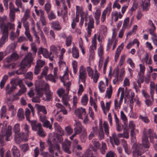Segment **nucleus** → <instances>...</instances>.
Instances as JSON below:
<instances>
[{
    "mask_svg": "<svg viewBox=\"0 0 157 157\" xmlns=\"http://www.w3.org/2000/svg\"><path fill=\"white\" fill-rule=\"evenodd\" d=\"M43 126L51 129L52 128V125L50 124V122L47 120L43 122Z\"/></svg>",
    "mask_w": 157,
    "mask_h": 157,
    "instance_id": "nucleus-42",
    "label": "nucleus"
},
{
    "mask_svg": "<svg viewBox=\"0 0 157 157\" xmlns=\"http://www.w3.org/2000/svg\"><path fill=\"white\" fill-rule=\"evenodd\" d=\"M15 25L14 24L8 22L4 25L2 28L3 30H1V32H3L8 34V29H14Z\"/></svg>",
    "mask_w": 157,
    "mask_h": 157,
    "instance_id": "nucleus-14",
    "label": "nucleus"
},
{
    "mask_svg": "<svg viewBox=\"0 0 157 157\" xmlns=\"http://www.w3.org/2000/svg\"><path fill=\"white\" fill-rule=\"evenodd\" d=\"M48 14V17L50 20H52L53 19H55L56 17L52 11H51L50 13Z\"/></svg>",
    "mask_w": 157,
    "mask_h": 157,
    "instance_id": "nucleus-39",
    "label": "nucleus"
},
{
    "mask_svg": "<svg viewBox=\"0 0 157 157\" xmlns=\"http://www.w3.org/2000/svg\"><path fill=\"white\" fill-rule=\"evenodd\" d=\"M101 147L100 149V151L102 154H105L107 150L106 145L105 143L102 142Z\"/></svg>",
    "mask_w": 157,
    "mask_h": 157,
    "instance_id": "nucleus-36",
    "label": "nucleus"
},
{
    "mask_svg": "<svg viewBox=\"0 0 157 157\" xmlns=\"http://www.w3.org/2000/svg\"><path fill=\"white\" fill-rule=\"evenodd\" d=\"M83 17L84 18V20L85 22H88V26L86 28L88 33L87 36L89 37L91 34L92 29L94 28V19L91 15L88 17V13H84L83 12H81L80 14H82Z\"/></svg>",
    "mask_w": 157,
    "mask_h": 157,
    "instance_id": "nucleus-3",
    "label": "nucleus"
},
{
    "mask_svg": "<svg viewBox=\"0 0 157 157\" xmlns=\"http://www.w3.org/2000/svg\"><path fill=\"white\" fill-rule=\"evenodd\" d=\"M129 22V18L128 17L126 18L124 20L122 28L125 29L127 26V25L128 24Z\"/></svg>",
    "mask_w": 157,
    "mask_h": 157,
    "instance_id": "nucleus-61",
    "label": "nucleus"
},
{
    "mask_svg": "<svg viewBox=\"0 0 157 157\" xmlns=\"http://www.w3.org/2000/svg\"><path fill=\"white\" fill-rule=\"evenodd\" d=\"M10 56L12 58L13 61H15L17 60L19 58V56L15 52L13 53Z\"/></svg>",
    "mask_w": 157,
    "mask_h": 157,
    "instance_id": "nucleus-53",
    "label": "nucleus"
},
{
    "mask_svg": "<svg viewBox=\"0 0 157 157\" xmlns=\"http://www.w3.org/2000/svg\"><path fill=\"white\" fill-rule=\"evenodd\" d=\"M9 16L10 21L12 22H13L15 17V13L14 11H10Z\"/></svg>",
    "mask_w": 157,
    "mask_h": 157,
    "instance_id": "nucleus-43",
    "label": "nucleus"
},
{
    "mask_svg": "<svg viewBox=\"0 0 157 157\" xmlns=\"http://www.w3.org/2000/svg\"><path fill=\"white\" fill-rule=\"evenodd\" d=\"M142 143L140 144L134 143L132 146V157H145L141 156L150 147L147 134L144 133L142 138Z\"/></svg>",
    "mask_w": 157,
    "mask_h": 157,
    "instance_id": "nucleus-1",
    "label": "nucleus"
},
{
    "mask_svg": "<svg viewBox=\"0 0 157 157\" xmlns=\"http://www.w3.org/2000/svg\"><path fill=\"white\" fill-rule=\"evenodd\" d=\"M69 100V98L67 97V95H64L62 97V101L64 105L66 107L69 106V105L68 103V101Z\"/></svg>",
    "mask_w": 157,
    "mask_h": 157,
    "instance_id": "nucleus-29",
    "label": "nucleus"
},
{
    "mask_svg": "<svg viewBox=\"0 0 157 157\" xmlns=\"http://www.w3.org/2000/svg\"><path fill=\"white\" fill-rule=\"evenodd\" d=\"M139 118L142 121L146 123H148L150 121L148 119L147 117H144L141 115H140Z\"/></svg>",
    "mask_w": 157,
    "mask_h": 157,
    "instance_id": "nucleus-54",
    "label": "nucleus"
},
{
    "mask_svg": "<svg viewBox=\"0 0 157 157\" xmlns=\"http://www.w3.org/2000/svg\"><path fill=\"white\" fill-rule=\"evenodd\" d=\"M25 34L30 41L32 42L33 41L32 36L30 33L29 31H25Z\"/></svg>",
    "mask_w": 157,
    "mask_h": 157,
    "instance_id": "nucleus-48",
    "label": "nucleus"
},
{
    "mask_svg": "<svg viewBox=\"0 0 157 157\" xmlns=\"http://www.w3.org/2000/svg\"><path fill=\"white\" fill-rule=\"evenodd\" d=\"M12 128L11 126L9 125L8 126L7 129L6 130L5 136H10L12 134Z\"/></svg>",
    "mask_w": 157,
    "mask_h": 157,
    "instance_id": "nucleus-40",
    "label": "nucleus"
},
{
    "mask_svg": "<svg viewBox=\"0 0 157 157\" xmlns=\"http://www.w3.org/2000/svg\"><path fill=\"white\" fill-rule=\"evenodd\" d=\"M127 63L130 65L132 68H134L135 66V64L131 58H128L127 59Z\"/></svg>",
    "mask_w": 157,
    "mask_h": 157,
    "instance_id": "nucleus-64",
    "label": "nucleus"
},
{
    "mask_svg": "<svg viewBox=\"0 0 157 157\" xmlns=\"http://www.w3.org/2000/svg\"><path fill=\"white\" fill-rule=\"evenodd\" d=\"M72 42V38L71 36H69L66 37L65 44L67 47L70 46Z\"/></svg>",
    "mask_w": 157,
    "mask_h": 157,
    "instance_id": "nucleus-31",
    "label": "nucleus"
},
{
    "mask_svg": "<svg viewBox=\"0 0 157 157\" xmlns=\"http://www.w3.org/2000/svg\"><path fill=\"white\" fill-rule=\"evenodd\" d=\"M101 14V12L100 10L97 9L96 10V11L95 13V14L94 15V17L96 19H99L100 18V16Z\"/></svg>",
    "mask_w": 157,
    "mask_h": 157,
    "instance_id": "nucleus-44",
    "label": "nucleus"
},
{
    "mask_svg": "<svg viewBox=\"0 0 157 157\" xmlns=\"http://www.w3.org/2000/svg\"><path fill=\"white\" fill-rule=\"evenodd\" d=\"M97 135L98 136V137L100 140H101L104 139V134L102 127L100 128L99 131Z\"/></svg>",
    "mask_w": 157,
    "mask_h": 157,
    "instance_id": "nucleus-33",
    "label": "nucleus"
},
{
    "mask_svg": "<svg viewBox=\"0 0 157 157\" xmlns=\"http://www.w3.org/2000/svg\"><path fill=\"white\" fill-rule=\"evenodd\" d=\"M85 157H95L93 156L92 151L89 150L86 151L85 153Z\"/></svg>",
    "mask_w": 157,
    "mask_h": 157,
    "instance_id": "nucleus-47",
    "label": "nucleus"
},
{
    "mask_svg": "<svg viewBox=\"0 0 157 157\" xmlns=\"http://www.w3.org/2000/svg\"><path fill=\"white\" fill-rule=\"evenodd\" d=\"M45 9L47 13H48L51 9L50 4L49 3H46L45 5Z\"/></svg>",
    "mask_w": 157,
    "mask_h": 157,
    "instance_id": "nucleus-57",
    "label": "nucleus"
},
{
    "mask_svg": "<svg viewBox=\"0 0 157 157\" xmlns=\"http://www.w3.org/2000/svg\"><path fill=\"white\" fill-rule=\"evenodd\" d=\"M2 34V37L0 39V47H2L4 45L6 41H7L8 36V34L3 32H1Z\"/></svg>",
    "mask_w": 157,
    "mask_h": 157,
    "instance_id": "nucleus-15",
    "label": "nucleus"
},
{
    "mask_svg": "<svg viewBox=\"0 0 157 157\" xmlns=\"http://www.w3.org/2000/svg\"><path fill=\"white\" fill-rule=\"evenodd\" d=\"M150 0H144V2L142 1L141 6L142 7L143 11L147 12L149 10V7L150 6Z\"/></svg>",
    "mask_w": 157,
    "mask_h": 157,
    "instance_id": "nucleus-18",
    "label": "nucleus"
},
{
    "mask_svg": "<svg viewBox=\"0 0 157 157\" xmlns=\"http://www.w3.org/2000/svg\"><path fill=\"white\" fill-rule=\"evenodd\" d=\"M73 72L75 74L77 72V62L75 61H73L72 63Z\"/></svg>",
    "mask_w": 157,
    "mask_h": 157,
    "instance_id": "nucleus-45",
    "label": "nucleus"
},
{
    "mask_svg": "<svg viewBox=\"0 0 157 157\" xmlns=\"http://www.w3.org/2000/svg\"><path fill=\"white\" fill-rule=\"evenodd\" d=\"M87 71L88 73V75L90 77H93L94 72L92 68L90 66L87 68Z\"/></svg>",
    "mask_w": 157,
    "mask_h": 157,
    "instance_id": "nucleus-52",
    "label": "nucleus"
},
{
    "mask_svg": "<svg viewBox=\"0 0 157 157\" xmlns=\"http://www.w3.org/2000/svg\"><path fill=\"white\" fill-rule=\"evenodd\" d=\"M35 8V13L37 16L40 17V20L41 21L42 25L43 26H45L46 25L47 23L45 19V17L44 15V11L40 9L38 10L37 9V7L34 6Z\"/></svg>",
    "mask_w": 157,
    "mask_h": 157,
    "instance_id": "nucleus-7",
    "label": "nucleus"
},
{
    "mask_svg": "<svg viewBox=\"0 0 157 157\" xmlns=\"http://www.w3.org/2000/svg\"><path fill=\"white\" fill-rule=\"evenodd\" d=\"M144 74L141 73L140 72H138L137 76V82H140L143 83L144 82Z\"/></svg>",
    "mask_w": 157,
    "mask_h": 157,
    "instance_id": "nucleus-34",
    "label": "nucleus"
},
{
    "mask_svg": "<svg viewBox=\"0 0 157 157\" xmlns=\"http://www.w3.org/2000/svg\"><path fill=\"white\" fill-rule=\"evenodd\" d=\"M6 106H3L1 111V117L2 118L3 117H4L5 116V113L6 112Z\"/></svg>",
    "mask_w": 157,
    "mask_h": 157,
    "instance_id": "nucleus-55",
    "label": "nucleus"
},
{
    "mask_svg": "<svg viewBox=\"0 0 157 157\" xmlns=\"http://www.w3.org/2000/svg\"><path fill=\"white\" fill-rule=\"evenodd\" d=\"M48 89L49 85L47 84L45 85L44 87H36V90L37 92L36 95L41 97L43 95L44 91L46 92Z\"/></svg>",
    "mask_w": 157,
    "mask_h": 157,
    "instance_id": "nucleus-11",
    "label": "nucleus"
},
{
    "mask_svg": "<svg viewBox=\"0 0 157 157\" xmlns=\"http://www.w3.org/2000/svg\"><path fill=\"white\" fill-rule=\"evenodd\" d=\"M148 134L149 135L148 136L149 137L150 142L153 144L154 143L153 140L154 138H157L155 133L151 129H149L148 131Z\"/></svg>",
    "mask_w": 157,
    "mask_h": 157,
    "instance_id": "nucleus-19",
    "label": "nucleus"
},
{
    "mask_svg": "<svg viewBox=\"0 0 157 157\" xmlns=\"http://www.w3.org/2000/svg\"><path fill=\"white\" fill-rule=\"evenodd\" d=\"M153 101H151L150 98L146 99L145 101L146 104L148 106H150L152 105Z\"/></svg>",
    "mask_w": 157,
    "mask_h": 157,
    "instance_id": "nucleus-60",
    "label": "nucleus"
},
{
    "mask_svg": "<svg viewBox=\"0 0 157 157\" xmlns=\"http://www.w3.org/2000/svg\"><path fill=\"white\" fill-rule=\"evenodd\" d=\"M121 118L123 121H125L127 120L126 116L122 111L121 112Z\"/></svg>",
    "mask_w": 157,
    "mask_h": 157,
    "instance_id": "nucleus-63",
    "label": "nucleus"
},
{
    "mask_svg": "<svg viewBox=\"0 0 157 157\" xmlns=\"http://www.w3.org/2000/svg\"><path fill=\"white\" fill-rule=\"evenodd\" d=\"M37 109L38 114L40 113V112H42L44 115L47 113V111L45 106L39 105L37 107Z\"/></svg>",
    "mask_w": 157,
    "mask_h": 157,
    "instance_id": "nucleus-24",
    "label": "nucleus"
},
{
    "mask_svg": "<svg viewBox=\"0 0 157 157\" xmlns=\"http://www.w3.org/2000/svg\"><path fill=\"white\" fill-rule=\"evenodd\" d=\"M11 82L16 85L19 86L20 89L18 91V94L20 93L22 94L26 91L27 89L25 85L23 83L22 79H13L11 81Z\"/></svg>",
    "mask_w": 157,
    "mask_h": 157,
    "instance_id": "nucleus-6",
    "label": "nucleus"
},
{
    "mask_svg": "<svg viewBox=\"0 0 157 157\" xmlns=\"http://www.w3.org/2000/svg\"><path fill=\"white\" fill-rule=\"evenodd\" d=\"M33 61L32 54L30 52L28 53L22 60L21 63V67L16 71V73L17 75L25 74L26 71L25 67H30Z\"/></svg>",
    "mask_w": 157,
    "mask_h": 157,
    "instance_id": "nucleus-2",
    "label": "nucleus"
},
{
    "mask_svg": "<svg viewBox=\"0 0 157 157\" xmlns=\"http://www.w3.org/2000/svg\"><path fill=\"white\" fill-rule=\"evenodd\" d=\"M88 98L87 95L86 94L82 97L81 99V102L82 104L84 105H87L88 101Z\"/></svg>",
    "mask_w": 157,
    "mask_h": 157,
    "instance_id": "nucleus-35",
    "label": "nucleus"
},
{
    "mask_svg": "<svg viewBox=\"0 0 157 157\" xmlns=\"http://www.w3.org/2000/svg\"><path fill=\"white\" fill-rule=\"evenodd\" d=\"M30 10L29 9H27L25 12L23 17L21 19V21L22 22L27 21H26L29 18V14Z\"/></svg>",
    "mask_w": 157,
    "mask_h": 157,
    "instance_id": "nucleus-27",
    "label": "nucleus"
},
{
    "mask_svg": "<svg viewBox=\"0 0 157 157\" xmlns=\"http://www.w3.org/2000/svg\"><path fill=\"white\" fill-rule=\"evenodd\" d=\"M17 116L20 120H22L25 118L24 111L22 109H19L18 110Z\"/></svg>",
    "mask_w": 157,
    "mask_h": 157,
    "instance_id": "nucleus-25",
    "label": "nucleus"
},
{
    "mask_svg": "<svg viewBox=\"0 0 157 157\" xmlns=\"http://www.w3.org/2000/svg\"><path fill=\"white\" fill-rule=\"evenodd\" d=\"M12 150L14 157H20V152L16 146H13Z\"/></svg>",
    "mask_w": 157,
    "mask_h": 157,
    "instance_id": "nucleus-22",
    "label": "nucleus"
},
{
    "mask_svg": "<svg viewBox=\"0 0 157 157\" xmlns=\"http://www.w3.org/2000/svg\"><path fill=\"white\" fill-rule=\"evenodd\" d=\"M22 94L17 92L15 95H13V99L11 100V101L13 102L15 100H17L19 99V96L21 95Z\"/></svg>",
    "mask_w": 157,
    "mask_h": 157,
    "instance_id": "nucleus-56",
    "label": "nucleus"
},
{
    "mask_svg": "<svg viewBox=\"0 0 157 157\" xmlns=\"http://www.w3.org/2000/svg\"><path fill=\"white\" fill-rule=\"evenodd\" d=\"M71 144V142L68 140H66L62 143V145L63 151L69 154H71V150L70 149Z\"/></svg>",
    "mask_w": 157,
    "mask_h": 157,
    "instance_id": "nucleus-10",
    "label": "nucleus"
},
{
    "mask_svg": "<svg viewBox=\"0 0 157 157\" xmlns=\"http://www.w3.org/2000/svg\"><path fill=\"white\" fill-rule=\"evenodd\" d=\"M82 130V126L79 121H77L75 123V126L74 128L75 132L78 134L80 133Z\"/></svg>",
    "mask_w": 157,
    "mask_h": 157,
    "instance_id": "nucleus-21",
    "label": "nucleus"
},
{
    "mask_svg": "<svg viewBox=\"0 0 157 157\" xmlns=\"http://www.w3.org/2000/svg\"><path fill=\"white\" fill-rule=\"evenodd\" d=\"M31 126L32 129L34 131H37L38 134L40 136L44 137L45 136L44 131L42 128L40 123L37 124V121L32 120L31 121Z\"/></svg>",
    "mask_w": 157,
    "mask_h": 157,
    "instance_id": "nucleus-4",
    "label": "nucleus"
},
{
    "mask_svg": "<svg viewBox=\"0 0 157 157\" xmlns=\"http://www.w3.org/2000/svg\"><path fill=\"white\" fill-rule=\"evenodd\" d=\"M66 132L69 134H71L73 132V129L71 128V126H68L65 127Z\"/></svg>",
    "mask_w": 157,
    "mask_h": 157,
    "instance_id": "nucleus-59",
    "label": "nucleus"
},
{
    "mask_svg": "<svg viewBox=\"0 0 157 157\" xmlns=\"http://www.w3.org/2000/svg\"><path fill=\"white\" fill-rule=\"evenodd\" d=\"M104 131L106 135L107 136L109 135V132L108 128V124L106 121H104L103 124Z\"/></svg>",
    "mask_w": 157,
    "mask_h": 157,
    "instance_id": "nucleus-32",
    "label": "nucleus"
},
{
    "mask_svg": "<svg viewBox=\"0 0 157 157\" xmlns=\"http://www.w3.org/2000/svg\"><path fill=\"white\" fill-rule=\"evenodd\" d=\"M40 97L37 95L33 97L32 99V102L35 103L39 102L40 101Z\"/></svg>",
    "mask_w": 157,
    "mask_h": 157,
    "instance_id": "nucleus-58",
    "label": "nucleus"
},
{
    "mask_svg": "<svg viewBox=\"0 0 157 157\" xmlns=\"http://www.w3.org/2000/svg\"><path fill=\"white\" fill-rule=\"evenodd\" d=\"M11 83L13 84L11 86H10L9 84H7L6 86L5 90L6 91V94H10L16 88L17 86L14 85V84L11 82Z\"/></svg>",
    "mask_w": 157,
    "mask_h": 157,
    "instance_id": "nucleus-16",
    "label": "nucleus"
},
{
    "mask_svg": "<svg viewBox=\"0 0 157 157\" xmlns=\"http://www.w3.org/2000/svg\"><path fill=\"white\" fill-rule=\"evenodd\" d=\"M65 91L63 89L61 88L57 90V93L58 96L60 97H61L63 95L65 94Z\"/></svg>",
    "mask_w": 157,
    "mask_h": 157,
    "instance_id": "nucleus-49",
    "label": "nucleus"
},
{
    "mask_svg": "<svg viewBox=\"0 0 157 157\" xmlns=\"http://www.w3.org/2000/svg\"><path fill=\"white\" fill-rule=\"evenodd\" d=\"M45 64L44 61L41 60H38L36 62V64L34 69V73L35 75H38L41 70V68Z\"/></svg>",
    "mask_w": 157,
    "mask_h": 157,
    "instance_id": "nucleus-9",
    "label": "nucleus"
},
{
    "mask_svg": "<svg viewBox=\"0 0 157 157\" xmlns=\"http://www.w3.org/2000/svg\"><path fill=\"white\" fill-rule=\"evenodd\" d=\"M56 78H55V77L54 75H53L51 74H50L46 76V78L47 80H49L50 81L54 83H55L56 82L55 79Z\"/></svg>",
    "mask_w": 157,
    "mask_h": 157,
    "instance_id": "nucleus-30",
    "label": "nucleus"
},
{
    "mask_svg": "<svg viewBox=\"0 0 157 157\" xmlns=\"http://www.w3.org/2000/svg\"><path fill=\"white\" fill-rule=\"evenodd\" d=\"M46 98H43V99L46 101H49L51 100L52 98V94L49 90V89L45 92Z\"/></svg>",
    "mask_w": 157,
    "mask_h": 157,
    "instance_id": "nucleus-26",
    "label": "nucleus"
},
{
    "mask_svg": "<svg viewBox=\"0 0 157 157\" xmlns=\"http://www.w3.org/2000/svg\"><path fill=\"white\" fill-rule=\"evenodd\" d=\"M73 57L75 59H78L79 56L78 50L74 46L72 48Z\"/></svg>",
    "mask_w": 157,
    "mask_h": 157,
    "instance_id": "nucleus-23",
    "label": "nucleus"
},
{
    "mask_svg": "<svg viewBox=\"0 0 157 157\" xmlns=\"http://www.w3.org/2000/svg\"><path fill=\"white\" fill-rule=\"evenodd\" d=\"M20 130V124L18 123H17L15 124L14 126L13 131L15 133V141L17 143H20L24 139L23 135L24 133L20 132L17 133Z\"/></svg>",
    "mask_w": 157,
    "mask_h": 157,
    "instance_id": "nucleus-5",
    "label": "nucleus"
},
{
    "mask_svg": "<svg viewBox=\"0 0 157 157\" xmlns=\"http://www.w3.org/2000/svg\"><path fill=\"white\" fill-rule=\"evenodd\" d=\"M22 151L24 152L26 151L29 150V146L28 144H24L20 146Z\"/></svg>",
    "mask_w": 157,
    "mask_h": 157,
    "instance_id": "nucleus-41",
    "label": "nucleus"
},
{
    "mask_svg": "<svg viewBox=\"0 0 157 157\" xmlns=\"http://www.w3.org/2000/svg\"><path fill=\"white\" fill-rule=\"evenodd\" d=\"M51 27L55 30H60L61 29L60 23L58 21H56L52 22L51 23Z\"/></svg>",
    "mask_w": 157,
    "mask_h": 157,
    "instance_id": "nucleus-20",
    "label": "nucleus"
},
{
    "mask_svg": "<svg viewBox=\"0 0 157 157\" xmlns=\"http://www.w3.org/2000/svg\"><path fill=\"white\" fill-rule=\"evenodd\" d=\"M33 73L32 72L30 71L27 73L26 77L28 79L32 80L33 78Z\"/></svg>",
    "mask_w": 157,
    "mask_h": 157,
    "instance_id": "nucleus-62",
    "label": "nucleus"
},
{
    "mask_svg": "<svg viewBox=\"0 0 157 157\" xmlns=\"http://www.w3.org/2000/svg\"><path fill=\"white\" fill-rule=\"evenodd\" d=\"M112 88L111 85H110L109 88H107L106 91L105 97H107L108 98L110 99L111 98L112 94Z\"/></svg>",
    "mask_w": 157,
    "mask_h": 157,
    "instance_id": "nucleus-28",
    "label": "nucleus"
},
{
    "mask_svg": "<svg viewBox=\"0 0 157 157\" xmlns=\"http://www.w3.org/2000/svg\"><path fill=\"white\" fill-rule=\"evenodd\" d=\"M22 127L24 130L25 133L26 134L25 137H24V139L23 140H26L27 138H28L30 134V132L29 130L30 127L27 124H23Z\"/></svg>",
    "mask_w": 157,
    "mask_h": 157,
    "instance_id": "nucleus-17",
    "label": "nucleus"
},
{
    "mask_svg": "<svg viewBox=\"0 0 157 157\" xmlns=\"http://www.w3.org/2000/svg\"><path fill=\"white\" fill-rule=\"evenodd\" d=\"M42 55L45 58H48L49 54L48 50L46 49L43 48Z\"/></svg>",
    "mask_w": 157,
    "mask_h": 157,
    "instance_id": "nucleus-51",
    "label": "nucleus"
},
{
    "mask_svg": "<svg viewBox=\"0 0 157 157\" xmlns=\"http://www.w3.org/2000/svg\"><path fill=\"white\" fill-rule=\"evenodd\" d=\"M48 67L47 66H45L43 69L41 73V75L45 76L46 77L48 73Z\"/></svg>",
    "mask_w": 157,
    "mask_h": 157,
    "instance_id": "nucleus-46",
    "label": "nucleus"
},
{
    "mask_svg": "<svg viewBox=\"0 0 157 157\" xmlns=\"http://www.w3.org/2000/svg\"><path fill=\"white\" fill-rule=\"evenodd\" d=\"M155 90L156 94H157V85L155 86V83L153 82H151L150 84V93L151 99L154 101V95Z\"/></svg>",
    "mask_w": 157,
    "mask_h": 157,
    "instance_id": "nucleus-12",
    "label": "nucleus"
},
{
    "mask_svg": "<svg viewBox=\"0 0 157 157\" xmlns=\"http://www.w3.org/2000/svg\"><path fill=\"white\" fill-rule=\"evenodd\" d=\"M92 142L94 147L96 149H98L101 146V144L99 142L96 140H93Z\"/></svg>",
    "mask_w": 157,
    "mask_h": 157,
    "instance_id": "nucleus-50",
    "label": "nucleus"
},
{
    "mask_svg": "<svg viewBox=\"0 0 157 157\" xmlns=\"http://www.w3.org/2000/svg\"><path fill=\"white\" fill-rule=\"evenodd\" d=\"M5 18L4 17H0V29L1 30H3L2 28L6 24L4 22Z\"/></svg>",
    "mask_w": 157,
    "mask_h": 157,
    "instance_id": "nucleus-38",
    "label": "nucleus"
},
{
    "mask_svg": "<svg viewBox=\"0 0 157 157\" xmlns=\"http://www.w3.org/2000/svg\"><path fill=\"white\" fill-rule=\"evenodd\" d=\"M87 76V73L86 72L85 68L83 66H81L80 67L79 70L78 83H80V80L81 79L83 83L85 84Z\"/></svg>",
    "mask_w": 157,
    "mask_h": 157,
    "instance_id": "nucleus-8",
    "label": "nucleus"
},
{
    "mask_svg": "<svg viewBox=\"0 0 157 157\" xmlns=\"http://www.w3.org/2000/svg\"><path fill=\"white\" fill-rule=\"evenodd\" d=\"M54 125L55 128L57 129L58 132H59L61 135H63L64 133L63 131L59 126L58 125L57 123H55L54 124Z\"/></svg>",
    "mask_w": 157,
    "mask_h": 157,
    "instance_id": "nucleus-37",
    "label": "nucleus"
},
{
    "mask_svg": "<svg viewBox=\"0 0 157 157\" xmlns=\"http://www.w3.org/2000/svg\"><path fill=\"white\" fill-rule=\"evenodd\" d=\"M55 150H56L60 153H61V151H60V146L58 144H51L49 145L48 150L49 152L52 154V155H53L54 151Z\"/></svg>",
    "mask_w": 157,
    "mask_h": 157,
    "instance_id": "nucleus-13",
    "label": "nucleus"
}]
</instances>
